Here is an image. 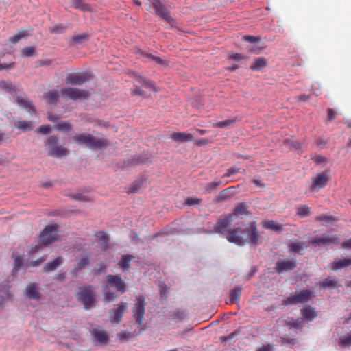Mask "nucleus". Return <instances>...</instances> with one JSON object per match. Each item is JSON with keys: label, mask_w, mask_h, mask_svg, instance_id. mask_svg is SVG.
<instances>
[{"label": "nucleus", "mask_w": 351, "mask_h": 351, "mask_svg": "<svg viewBox=\"0 0 351 351\" xmlns=\"http://www.w3.org/2000/svg\"><path fill=\"white\" fill-rule=\"evenodd\" d=\"M241 215V205L237 206L231 214L221 216L214 226L215 232L219 234H226V239L231 243L241 245V228H229L239 215Z\"/></svg>", "instance_id": "f257e3e1"}, {"label": "nucleus", "mask_w": 351, "mask_h": 351, "mask_svg": "<svg viewBox=\"0 0 351 351\" xmlns=\"http://www.w3.org/2000/svg\"><path fill=\"white\" fill-rule=\"evenodd\" d=\"M58 237V229L56 225H48L40 234V238L38 244L32 246L29 254L30 256L38 252L40 250L50 245Z\"/></svg>", "instance_id": "f03ea898"}, {"label": "nucleus", "mask_w": 351, "mask_h": 351, "mask_svg": "<svg viewBox=\"0 0 351 351\" xmlns=\"http://www.w3.org/2000/svg\"><path fill=\"white\" fill-rule=\"evenodd\" d=\"M73 139L79 145H85L91 150L102 149L108 145L109 142L107 139L101 138H97L88 133L76 134L73 136Z\"/></svg>", "instance_id": "7ed1b4c3"}, {"label": "nucleus", "mask_w": 351, "mask_h": 351, "mask_svg": "<svg viewBox=\"0 0 351 351\" xmlns=\"http://www.w3.org/2000/svg\"><path fill=\"white\" fill-rule=\"evenodd\" d=\"M77 300L81 302L86 310H89L95 306L96 297L95 289L93 286L88 285L78 288L76 293Z\"/></svg>", "instance_id": "20e7f679"}, {"label": "nucleus", "mask_w": 351, "mask_h": 351, "mask_svg": "<svg viewBox=\"0 0 351 351\" xmlns=\"http://www.w3.org/2000/svg\"><path fill=\"white\" fill-rule=\"evenodd\" d=\"M145 306V298L143 295H136L135 298V302L132 309V317L137 324V327L141 330H143L145 328V326L143 324Z\"/></svg>", "instance_id": "39448f33"}, {"label": "nucleus", "mask_w": 351, "mask_h": 351, "mask_svg": "<svg viewBox=\"0 0 351 351\" xmlns=\"http://www.w3.org/2000/svg\"><path fill=\"white\" fill-rule=\"evenodd\" d=\"M48 154L56 158H62L69 153V149L58 145V138L56 136H51L45 144Z\"/></svg>", "instance_id": "423d86ee"}, {"label": "nucleus", "mask_w": 351, "mask_h": 351, "mask_svg": "<svg viewBox=\"0 0 351 351\" xmlns=\"http://www.w3.org/2000/svg\"><path fill=\"white\" fill-rule=\"evenodd\" d=\"M339 238L337 235L322 234L314 237L311 240L310 243L315 247H324L331 245H337L339 243Z\"/></svg>", "instance_id": "0eeeda50"}, {"label": "nucleus", "mask_w": 351, "mask_h": 351, "mask_svg": "<svg viewBox=\"0 0 351 351\" xmlns=\"http://www.w3.org/2000/svg\"><path fill=\"white\" fill-rule=\"evenodd\" d=\"M312 294V292L309 290L304 289L300 291L298 293L295 295H291L282 301L284 305H294L300 303L307 302Z\"/></svg>", "instance_id": "6e6552de"}, {"label": "nucleus", "mask_w": 351, "mask_h": 351, "mask_svg": "<svg viewBox=\"0 0 351 351\" xmlns=\"http://www.w3.org/2000/svg\"><path fill=\"white\" fill-rule=\"evenodd\" d=\"M60 93L62 96L73 100L87 99L90 95L88 90L72 87L62 88Z\"/></svg>", "instance_id": "1a4fd4ad"}, {"label": "nucleus", "mask_w": 351, "mask_h": 351, "mask_svg": "<svg viewBox=\"0 0 351 351\" xmlns=\"http://www.w3.org/2000/svg\"><path fill=\"white\" fill-rule=\"evenodd\" d=\"M106 285L104 288L114 287L117 292L123 294L126 291V284L121 277L118 275L109 274L106 276Z\"/></svg>", "instance_id": "9d476101"}, {"label": "nucleus", "mask_w": 351, "mask_h": 351, "mask_svg": "<svg viewBox=\"0 0 351 351\" xmlns=\"http://www.w3.org/2000/svg\"><path fill=\"white\" fill-rule=\"evenodd\" d=\"M243 233L245 234V241L243 240V245L245 242H247L254 246L259 244V235L254 221L250 223L249 227L246 228L245 231L243 230Z\"/></svg>", "instance_id": "9b49d317"}, {"label": "nucleus", "mask_w": 351, "mask_h": 351, "mask_svg": "<svg viewBox=\"0 0 351 351\" xmlns=\"http://www.w3.org/2000/svg\"><path fill=\"white\" fill-rule=\"evenodd\" d=\"M128 308V303L120 302L116 307L112 308L110 313V320L112 323L119 324L122 319L124 313Z\"/></svg>", "instance_id": "f8f14e48"}, {"label": "nucleus", "mask_w": 351, "mask_h": 351, "mask_svg": "<svg viewBox=\"0 0 351 351\" xmlns=\"http://www.w3.org/2000/svg\"><path fill=\"white\" fill-rule=\"evenodd\" d=\"M90 78L87 73H73L69 74L66 77V82L71 85H82Z\"/></svg>", "instance_id": "ddd939ff"}, {"label": "nucleus", "mask_w": 351, "mask_h": 351, "mask_svg": "<svg viewBox=\"0 0 351 351\" xmlns=\"http://www.w3.org/2000/svg\"><path fill=\"white\" fill-rule=\"evenodd\" d=\"M152 5L154 8L155 13L157 16H160L162 19L170 21H171V17L169 15V12L166 7L160 2V0H153L152 1Z\"/></svg>", "instance_id": "4468645a"}, {"label": "nucleus", "mask_w": 351, "mask_h": 351, "mask_svg": "<svg viewBox=\"0 0 351 351\" xmlns=\"http://www.w3.org/2000/svg\"><path fill=\"white\" fill-rule=\"evenodd\" d=\"M297 265L296 261L284 259L276 263L275 270L278 274L293 270Z\"/></svg>", "instance_id": "2eb2a0df"}, {"label": "nucleus", "mask_w": 351, "mask_h": 351, "mask_svg": "<svg viewBox=\"0 0 351 351\" xmlns=\"http://www.w3.org/2000/svg\"><path fill=\"white\" fill-rule=\"evenodd\" d=\"M329 180L328 175L326 173H322L313 179V183L310 186L312 191H318L321 189L324 188Z\"/></svg>", "instance_id": "dca6fc26"}, {"label": "nucleus", "mask_w": 351, "mask_h": 351, "mask_svg": "<svg viewBox=\"0 0 351 351\" xmlns=\"http://www.w3.org/2000/svg\"><path fill=\"white\" fill-rule=\"evenodd\" d=\"M90 263V254L85 253L80 254L77 259L76 264L73 266L72 269V274L77 275V272L85 268Z\"/></svg>", "instance_id": "f3484780"}, {"label": "nucleus", "mask_w": 351, "mask_h": 351, "mask_svg": "<svg viewBox=\"0 0 351 351\" xmlns=\"http://www.w3.org/2000/svg\"><path fill=\"white\" fill-rule=\"evenodd\" d=\"M25 295L31 300H40L41 294L39 291V287L36 283L32 282L29 284L25 290Z\"/></svg>", "instance_id": "a211bd4d"}, {"label": "nucleus", "mask_w": 351, "mask_h": 351, "mask_svg": "<svg viewBox=\"0 0 351 351\" xmlns=\"http://www.w3.org/2000/svg\"><path fill=\"white\" fill-rule=\"evenodd\" d=\"M171 138L177 142L186 143L189 141H195L193 134L187 132H174L171 134Z\"/></svg>", "instance_id": "6ab92c4d"}, {"label": "nucleus", "mask_w": 351, "mask_h": 351, "mask_svg": "<svg viewBox=\"0 0 351 351\" xmlns=\"http://www.w3.org/2000/svg\"><path fill=\"white\" fill-rule=\"evenodd\" d=\"M246 42H248L252 45V47L250 48V51L252 53H259L262 50L263 47H258L256 45L258 44L261 40V36H245L243 38Z\"/></svg>", "instance_id": "aec40b11"}, {"label": "nucleus", "mask_w": 351, "mask_h": 351, "mask_svg": "<svg viewBox=\"0 0 351 351\" xmlns=\"http://www.w3.org/2000/svg\"><path fill=\"white\" fill-rule=\"evenodd\" d=\"M15 100L19 106L24 108L29 112H35V107L33 106L32 101L27 99L26 96L16 95Z\"/></svg>", "instance_id": "412c9836"}, {"label": "nucleus", "mask_w": 351, "mask_h": 351, "mask_svg": "<svg viewBox=\"0 0 351 351\" xmlns=\"http://www.w3.org/2000/svg\"><path fill=\"white\" fill-rule=\"evenodd\" d=\"M308 244L304 241L293 242L289 245V251L302 254V251L308 248Z\"/></svg>", "instance_id": "4be33fe9"}, {"label": "nucleus", "mask_w": 351, "mask_h": 351, "mask_svg": "<svg viewBox=\"0 0 351 351\" xmlns=\"http://www.w3.org/2000/svg\"><path fill=\"white\" fill-rule=\"evenodd\" d=\"M63 263V258L62 256H58L53 261L47 263L43 267V271L46 273L53 271L56 268L62 265Z\"/></svg>", "instance_id": "5701e85b"}, {"label": "nucleus", "mask_w": 351, "mask_h": 351, "mask_svg": "<svg viewBox=\"0 0 351 351\" xmlns=\"http://www.w3.org/2000/svg\"><path fill=\"white\" fill-rule=\"evenodd\" d=\"M84 0H71L72 6L76 9H80L83 12H93L94 9L90 4L83 2Z\"/></svg>", "instance_id": "b1692460"}, {"label": "nucleus", "mask_w": 351, "mask_h": 351, "mask_svg": "<svg viewBox=\"0 0 351 351\" xmlns=\"http://www.w3.org/2000/svg\"><path fill=\"white\" fill-rule=\"evenodd\" d=\"M302 317L308 320L313 321L317 316V314L314 308L311 306H307L301 311Z\"/></svg>", "instance_id": "393cba45"}, {"label": "nucleus", "mask_w": 351, "mask_h": 351, "mask_svg": "<svg viewBox=\"0 0 351 351\" xmlns=\"http://www.w3.org/2000/svg\"><path fill=\"white\" fill-rule=\"evenodd\" d=\"M235 194V189L234 187H229L223 191H221L218 196L217 197V202H222L232 197H233Z\"/></svg>", "instance_id": "a878e982"}, {"label": "nucleus", "mask_w": 351, "mask_h": 351, "mask_svg": "<svg viewBox=\"0 0 351 351\" xmlns=\"http://www.w3.org/2000/svg\"><path fill=\"white\" fill-rule=\"evenodd\" d=\"M267 65V60L264 57H260L255 59L253 64L250 66L252 71H261Z\"/></svg>", "instance_id": "bb28decb"}, {"label": "nucleus", "mask_w": 351, "mask_h": 351, "mask_svg": "<svg viewBox=\"0 0 351 351\" xmlns=\"http://www.w3.org/2000/svg\"><path fill=\"white\" fill-rule=\"evenodd\" d=\"M263 227L266 229L271 230L278 232H280L283 230L282 226L278 223L276 221L274 220H268L264 221L263 223Z\"/></svg>", "instance_id": "cd10ccee"}, {"label": "nucleus", "mask_w": 351, "mask_h": 351, "mask_svg": "<svg viewBox=\"0 0 351 351\" xmlns=\"http://www.w3.org/2000/svg\"><path fill=\"white\" fill-rule=\"evenodd\" d=\"M93 335L95 340L101 343H106L108 341V336L104 330H95Z\"/></svg>", "instance_id": "c85d7f7f"}, {"label": "nucleus", "mask_w": 351, "mask_h": 351, "mask_svg": "<svg viewBox=\"0 0 351 351\" xmlns=\"http://www.w3.org/2000/svg\"><path fill=\"white\" fill-rule=\"evenodd\" d=\"M351 265L350 258H343L337 261H334L331 263L332 269L333 270H338L341 268L348 267Z\"/></svg>", "instance_id": "c756f323"}, {"label": "nucleus", "mask_w": 351, "mask_h": 351, "mask_svg": "<svg viewBox=\"0 0 351 351\" xmlns=\"http://www.w3.org/2000/svg\"><path fill=\"white\" fill-rule=\"evenodd\" d=\"M134 256L130 254L123 255L119 261L118 265L119 266L123 269L128 270L130 268V262L134 259Z\"/></svg>", "instance_id": "7c9ffc66"}, {"label": "nucleus", "mask_w": 351, "mask_h": 351, "mask_svg": "<svg viewBox=\"0 0 351 351\" xmlns=\"http://www.w3.org/2000/svg\"><path fill=\"white\" fill-rule=\"evenodd\" d=\"M58 97L59 93L57 90H49L44 95L46 101L49 104H56Z\"/></svg>", "instance_id": "2f4dec72"}, {"label": "nucleus", "mask_w": 351, "mask_h": 351, "mask_svg": "<svg viewBox=\"0 0 351 351\" xmlns=\"http://www.w3.org/2000/svg\"><path fill=\"white\" fill-rule=\"evenodd\" d=\"M95 236L101 241H102L104 246L103 247L104 250L106 251L108 248V243L110 241V237L104 231L95 232Z\"/></svg>", "instance_id": "473e14b6"}, {"label": "nucleus", "mask_w": 351, "mask_h": 351, "mask_svg": "<svg viewBox=\"0 0 351 351\" xmlns=\"http://www.w3.org/2000/svg\"><path fill=\"white\" fill-rule=\"evenodd\" d=\"M89 38L90 34L88 33H84L80 35L74 36L70 42V45L82 44L84 41L88 40Z\"/></svg>", "instance_id": "72a5a7b5"}, {"label": "nucleus", "mask_w": 351, "mask_h": 351, "mask_svg": "<svg viewBox=\"0 0 351 351\" xmlns=\"http://www.w3.org/2000/svg\"><path fill=\"white\" fill-rule=\"evenodd\" d=\"M14 127L22 130L23 131H29L33 129V126L31 121H19L14 123Z\"/></svg>", "instance_id": "f704fd0d"}, {"label": "nucleus", "mask_w": 351, "mask_h": 351, "mask_svg": "<svg viewBox=\"0 0 351 351\" xmlns=\"http://www.w3.org/2000/svg\"><path fill=\"white\" fill-rule=\"evenodd\" d=\"M241 289L237 287L232 289L230 294V304L238 303L239 301Z\"/></svg>", "instance_id": "c9c22d12"}, {"label": "nucleus", "mask_w": 351, "mask_h": 351, "mask_svg": "<svg viewBox=\"0 0 351 351\" xmlns=\"http://www.w3.org/2000/svg\"><path fill=\"white\" fill-rule=\"evenodd\" d=\"M296 213L301 217H307L311 214V208L306 205H299L296 208Z\"/></svg>", "instance_id": "e433bc0d"}, {"label": "nucleus", "mask_w": 351, "mask_h": 351, "mask_svg": "<svg viewBox=\"0 0 351 351\" xmlns=\"http://www.w3.org/2000/svg\"><path fill=\"white\" fill-rule=\"evenodd\" d=\"M223 185L224 184L221 180H215L206 184L205 186V189L208 193H211L213 191L216 190L218 187Z\"/></svg>", "instance_id": "4c0bfd02"}, {"label": "nucleus", "mask_w": 351, "mask_h": 351, "mask_svg": "<svg viewBox=\"0 0 351 351\" xmlns=\"http://www.w3.org/2000/svg\"><path fill=\"white\" fill-rule=\"evenodd\" d=\"M239 335V331H234V332H232L231 334H230L228 336H221L219 338L220 341L221 343L226 342V341H229L230 344H232L233 342H234L238 339Z\"/></svg>", "instance_id": "58836bf2"}, {"label": "nucleus", "mask_w": 351, "mask_h": 351, "mask_svg": "<svg viewBox=\"0 0 351 351\" xmlns=\"http://www.w3.org/2000/svg\"><path fill=\"white\" fill-rule=\"evenodd\" d=\"M36 53V48L34 46L25 47L22 49L21 55L22 57H31Z\"/></svg>", "instance_id": "ea45409f"}, {"label": "nucleus", "mask_w": 351, "mask_h": 351, "mask_svg": "<svg viewBox=\"0 0 351 351\" xmlns=\"http://www.w3.org/2000/svg\"><path fill=\"white\" fill-rule=\"evenodd\" d=\"M0 88L9 93L16 91L15 86L11 82L5 80L0 81Z\"/></svg>", "instance_id": "a19ab883"}, {"label": "nucleus", "mask_w": 351, "mask_h": 351, "mask_svg": "<svg viewBox=\"0 0 351 351\" xmlns=\"http://www.w3.org/2000/svg\"><path fill=\"white\" fill-rule=\"evenodd\" d=\"M235 123L234 119H226L222 121H219L213 125L215 128H228L233 125Z\"/></svg>", "instance_id": "79ce46f5"}, {"label": "nucleus", "mask_w": 351, "mask_h": 351, "mask_svg": "<svg viewBox=\"0 0 351 351\" xmlns=\"http://www.w3.org/2000/svg\"><path fill=\"white\" fill-rule=\"evenodd\" d=\"M337 283L336 281L331 280L330 278H326L321 282V287L323 289L337 287Z\"/></svg>", "instance_id": "37998d69"}, {"label": "nucleus", "mask_w": 351, "mask_h": 351, "mask_svg": "<svg viewBox=\"0 0 351 351\" xmlns=\"http://www.w3.org/2000/svg\"><path fill=\"white\" fill-rule=\"evenodd\" d=\"M315 221H325V222H332L338 221V219L334 216L326 215H320L315 217Z\"/></svg>", "instance_id": "c03bdc74"}, {"label": "nucleus", "mask_w": 351, "mask_h": 351, "mask_svg": "<svg viewBox=\"0 0 351 351\" xmlns=\"http://www.w3.org/2000/svg\"><path fill=\"white\" fill-rule=\"evenodd\" d=\"M54 128L59 131H69L71 129V125L65 121H60L54 126Z\"/></svg>", "instance_id": "a18cd8bd"}, {"label": "nucleus", "mask_w": 351, "mask_h": 351, "mask_svg": "<svg viewBox=\"0 0 351 351\" xmlns=\"http://www.w3.org/2000/svg\"><path fill=\"white\" fill-rule=\"evenodd\" d=\"M117 299V295L114 292L107 291L104 294V300L106 303L115 301Z\"/></svg>", "instance_id": "49530a36"}, {"label": "nucleus", "mask_w": 351, "mask_h": 351, "mask_svg": "<svg viewBox=\"0 0 351 351\" xmlns=\"http://www.w3.org/2000/svg\"><path fill=\"white\" fill-rule=\"evenodd\" d=\"M339 345L343 348L351 346V334L340 339Z\"/></svg>", "instance_id": "de8ad7c7"}, {"label": "nucleus", "mask_w": 351, "mask_h": 351, "mask_svg": "<svg viewBox=\"0 0 351 351\" xmlns=\"http://www.w3.org/2000/svg\"><path fill=\"white\" fill-rule=\"evenodd\" d=\"M138 81L143 84V86L147 88H154V82L150 80L145 78H143L142 77H139L138 78Z\"/></svg>", "instance_id": "09e8293b"}, {"label": "nucleus", "mask_w": 351, "mask_h": 351, "mask_svg": "<svg viewBox=\"0 0 351 351\" xmlns=\"http://www.w3.org/2000/svg\"><path fill=\"white\" fill-rule=\"evenodd\" d=\"M66 29V27L62 24L56 25L51 29V33L53 34H61Z\"/></svg>", "instance_id": "8fccbe9b"}, {"label": "nucleus", "mask_w": 351, "mask_h": 351, "mask_svg": "<svg viewBox=\"0 0 351 351\" xmlns=\"http://www.w3.org/2000/svg\"><path fill=\"white\" fill-rule=\"evenodd\" d=\"M312 160L317 164H326L327 162V158L322 155H315Z\"/></svg>", "instance_id": "3c124183"}, {"label": "nucleus", "mask_w": 351, "mask_h": 351, "mask_svg": "<svg viewBox=\"0 0 351 351\" xmlns=\"http://www.w3.org/2000/svg\"><path fill=\"white\" fill-rule=\"evenodd\" d=\"M144 56L152 59V60H154V62H156V63H158L159 64H165V61L158 56H153L152 54H148V53H145Z\"/></svg>", "instance_id": "603ef678"}, {"label": "nucleus", "mask_w": 351, "mask_h": 351, "mask_svg": "<svg viewBox=\"0 0 351 351\" xmlns=\"http://www.w3.org/2000/svg\"><path fill=\"white\" fill-rule=\"evenodd\" d=\"M239 172V168L231 167L227 170L226 173L223 174L222 178L231 177V176L238 173Z\"/></svg>", "instance_id": "864d4df0"}, {"label": "nucleus", "mask_w": 351, "mask_h": 351, "mask_svg": "<svg viewBox=\"0 0 351 351\" xmlns=\"http://www.w3.org/2000/svg\"><path fill=\"white\" fill-rule=\"evenodd\" d=\"M73 198L74 199H76V200H78V201H82V202H89L90 201V199L85 195H83L82 193H76L75 195H73Z\"/></svg>", "instance_id": "5fc2aeb1"}, {"label": "nucleus", "mask_w": 351, "mask_h": 351, "mask_svg": "<svg viewBox=\"0 0 351 351\" xmlns=\"http://www.w3.org/2000/svg\"><path fill=\"white\" fill-rule=\"evenodd\" d=\"M118 336L121 341L128 340L131 337V333L126 331H121L118 334Z\"/></svg>", "instance_id": "6e6d98bb"}, {"label": "nucleus", "mask_w": 351, "mask_h": 351, "mask_svg": "<svg viewBox=\"0 0 351 351\" xmlns=\"http://www.w3.org/2000/svg\"><path fill=\"white\" fill-rule=\"evenodd\" d=\"M326 143H327L326 141H325L324 139H323L322 138H318L315 141V144H316L317 147L320 149H324L325 147Z\"/></svg>", "instance_id": "4d7b16f0"}, {"label": "nucleus", "mask_w": 351, "mask_h": 351, "mask_svg": "<svg viewBox=\"0 0 351 351\" xmlns=\"http://www.w3.org/2000/svg\"><path fill=\"white\" fill-rule=\"evenodd\" d=\"M37 130L42 134H49L51 131V127L49 125H41L40 126Z\"/></svg>", "instance_id": "13d9d810"}, {"label": "nucleus", "mask_w": 351, "mask_h": 351, "mask_svg": "<svg viewBox=\"0 0 351 351\" xmlns=\"http://www.w3.org/2000/svg\"><path fill=\"white\" fill-rule=\"evenodd\" d=\"M132 93L136 95L144 96L145 94V92L139 86H135L132 90Z\"/></svg>", "instance_id": "bf43d9fd"}, {"label": "nucleus", "mask_w": 351, "mask_h": 351, "mask_svg": "<svg viewBox=\"0 0 351 351\" xmlns=\"http://www.w3.org/2000/svg\"><path fill=\"white\" fill-rule=\"evenodd\" d=\"M23 265V260L22 258L20 256L16 257L14 259V268L18 269L21 268V267Z\"/></svg>", "instance_id": "052dcab7"}, {"label": "nucleus", "mask_w": 351, "mask_h": 351, "mask_svg": "<svg viewBox=\"0 0 351 351\" xmlns=\"http://www.w3.org/2000/svg\"><path fill=\"white\" fill-rule=\"evenodd\" d=\"M201 202L200 199L198 198H188L186 201V204L189 206L197 204Z\"/></svg>", "instance_id": "680f3d73"}, {"label": "nucleus", "mask_w": 351, "mask_h": 351, "mask_svg": "<svg viewBox=\"0 0 351 351\" xmlns=\"http://www.w3.org/2000/svg\"><path fill=\"white\" fill-rule=\"evenodd\" d=\"M46 260V256L41 257L36 261H32L31 262V265L33 267L38 266L40 265L43 262H44Z\"/></svg>", "instance_id": "e2e57ef3"}, {"label": "nucleus", "mask_w": 351, "mask_h": 351, "mask_svg": "<svg viewBox=\"0 0 351 351\" xmlns=\"http://www.w3.org/2000/svg\"><path fill=\"white\" fill-rule=\"evenodd\" d=\"M14 67V62H12V63H9V64H1L0 63V71H2V70H7V69H12Z\"/></svg>", "instance_id": "0e129e2a"}, {"label": "nucleus", "mask_w": 351, "mask_h": 351, "mask_svg": "<svg viewBox=\"0 0 351 351\" xmlns=\"http://www.w3.org/2000/svg\"><path fill=\"white\" fill-rule=\"evenodd\" d=\"M20 39L27 38L29 36V33L26 30H20L17 34Z\"/></svg>", "instance_id": "69168bd1"}, {"label": "nucleus", "mask_w": 351, "mask_h": 351, "mask_svg": "<svg viewBox=\"0 0 351 351\" xmlns=\"http://www.w3.org/2000/svg\"><path fill=\"white\" fill-rule=\"evenodd\" d=\"M341 245L343 248L351 249V238L343 241Z\"/></svg>", "instance_id": "338daca9"}, {"label": "nucleus", "mask_w": 351, "mask_h": 351, "mask_svg": "<svg viewBox=\"0 0 351 351\" xmlns=\"http://www.w3.org/2000/svg\"><path fill=\"white\" fill-rule=\"evenodd\" d=\"M257 351H273V347L268 346H263L261 348H258Z\"/></svg>", "instance_id": "774afa93"}]
</instances>
